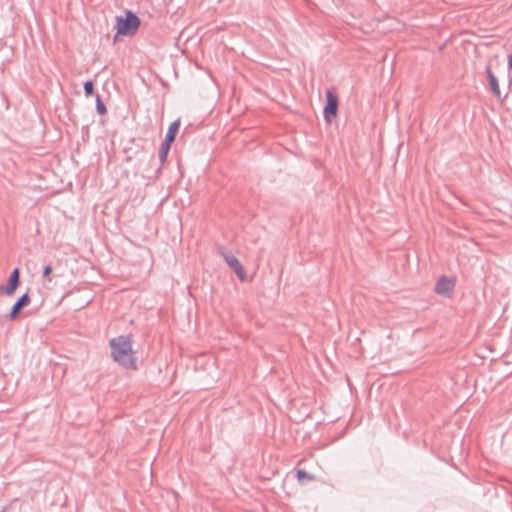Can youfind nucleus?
I'll return each mask as SVG.
<instances>
[{
	"mask_svg": "<svg viewBox=\"0 0 512 512\" xmlns=\"http://www.w3.org/2000/svg\"><path fill=\"white\" fill-rule=\"evenodd\" d=\"M486 73L489 78V83H490L492 92L500 101H503V99L506 96L502 97L501 91L499 88V84H498V80H497L496 76L493 74V72L491 71V68L489 66L486 68Z\"/></svg>",
	"mask_w": 512,
	"mask_h": 512,
	"instance_id": "obj_8",
	"label": "nucleus"
},
{
	"mask_svg": "<svg viewBox=\"0 0 512 512\" xmlns=\"http://www.w3.org/2000/svg\"><path fill=\"white\" fill-rule=\"evenodd\" d=\"M111 355L115 362L127 369L136 368L135 352L130 336H118L110 340Z\"/></svg>",
	"mask_w": 512,
	"mask_h": 512,
	"instance_id": "obj_1",
	"label": "nucleus"
},
{
	"mask_svg": "<svg viewBox=\"0 0 512 512\" xmlns=\"http://www.w3.org/2000/svg\"><path fill=\"white\" fill-rule=\"evenodd\" d=\"M297 479L300 483H304L305 481H311L313 480V476L308 474L304 470H298L297 471Z\"/></svg>",
	"mask_w": 512,
	"mask_h": 512,
	"instance_id": "obj_11",
	"label": "nucleus"
},
{
	"mask_svg": "<svg viewBox=\"0 0 512 512\" xmlns=\"http://www.w3.org/2000/svg\"><path fill=\"white\" fill-rule=\"evenodd\" d=\"M455 286V282L453 279L448 278L446 276H442L439 278L435 291L440 295L449 296L450 293L453 291Z\"/></svg>",
	"mask_w": 512,
	"mask_h": 512,
	"instance_id": "obj_4",
	"label": "nucleus"
},
{
	"mask_svg": "<svg viewBox=\"0 0 512 512\" xmlns=\"http://www.w3.org/2000/svg\"><path fill=\"white\" fill-rule=\"evenodd\" d=\"M30 297L28 294H24L22 295L17 301L16 303L13 305L12 309H11V312L9 314V319L10 320H14L17 318L20 310L24 307H26L27 305L30 304Z\"/></svg>",
	"mask_w": 512,
	"mask_h": 512,
	"instance_id": "obj_7",
	"label": "nucleus"
},
{
	"mask_svg": "<svg viewBox=\"0 0 512 512\" xmlns=\"http://www.w3.org/2000/svg\"><path fill=\"white\" fill-rule=\"evenodd\" d=\"M179 127H180V121L179 120H176L174 122H172L168 128V131H167V134H166V137H165V140L164 141H167L169 143H173L174 140H175V137H176V134L179 130Z\"/></svg>",
	"mask_w": 512,
	"mask_h": 512,
	"instance_id": "obj_9",
	"label": "nucleus"
},
{
	"mask_svg": "<svg viewBox=\"0 0 512 512\" xmlns=\"http://www.w3.org/2000/svg\"><path fill=\"white\" fill-rule=\"evenodd\" d=\"M97 111L99 114L104 115L107 112L105 104L101 101L100 97L97 96Z\"/></svg>",
	"mask_w": 512,
	"mask_h": 512,
	"instance_id": "obj_13",
	"label": "nucleus"
},
{
	"mask_svg": "<svg viewBox=\"0 0 512 512\" xmlns=\"http://www.w3.org/2000/svg\"><path fill=\"white\" fill-rule=\"evenodd\" d=\"M51 272H52V267H51V266H49V265H48V266H46V267L44 268V270H43V277L48 278V277H49V275L51 274Z\"/></svg>",
	"mask_w": 512,
	"mask_h": 512,
	"instance_id": "obj_14",
	"label": "nucleus"
},
{
	"mask_svg": "<svg viewBox=\"0 0 512 512\" xmlns=\"http://www.w3.org/2000/svg\"><path fill=\"white\" fill-rule=\"evenodd\" d=\"M223 257L229 267H231L240 278V280L243 281L245 279V271L238 259L235 256L227 253H223Z\"/></svg>",
	"mask_w": 512,
	"mask_h": 512,
	"instance_id": "obj_6",
	"label": "nucleus"
},
{
	"mask_svg": "<svg viewBox=\"0 0 512 512\" xmlns=\"http://www.w3.org/2000/svg\"><path fill=\"white\" fill-rule=\"evenodd\" d=\"M327 104L324 108V117L326 121L331 120L336 116L338 109V99L332 90H328L326 93Z\"/></svg>",
	"mask_w": 512,
	"mask_h": 512,
	"instance_id": "obj_3",
	"label": "nucleus"
},
{
	"mask_svg": "<svg viewBox=\"0 0 512 512\" xmlns=\"http://www.w3.org/2000/svg\"><path fill=\"white\" fill-rule=\"evenodd\" d=\"M140 26V19L132 12H127L126 16L117 17L116 30L118 35H134Z\"/></svg>",
	"mask_w": 512,
	"mask_h": 512,
	"instance_id": "obj_2",
	"label": "nucleus"
},
{
	"mask_svg": "<svg viewBox=\"0 0 512 512\" xmlns=\"http://www.w3.org/2000/svg\"><path fill=\"white\" fill-rule=\"evenodd\" d=\"M19 274V269L15 268L9 276L7 286L5 288L0 287V293H5L8 296L13 295L19 285Z\"/></svg>",
	"mask_w": 512,
	"mask_h": 512,
	"instance_id": "obj_5",
	"label": "nucleus"
},
{
	"mask_svg": "<svg viewBox=\"0 0 512 512\" xmlns=\"http://www.w3.org/2000/svg\"><path fill=\"white\" fill-rule=\"evenodd\" d=\"M171 144L172 143H169L167 141H163V143L161 144L160 151H159V159H160L161 163H164L166 161L169 150L171 148Z\"/></svg>",
	"mask_w": 512,
	"mask_h": 512,
	"instance_id": "obj_10",
	"label": "nucleus"
},
{
	"mask_svg": "<svg viewBox=\"0 0 512 512\" xmlns=\"http://www.w3.org/2000/svg\"><path fill=\"white\" fill-rule=\"evenodd\" d=\"M84 91L87 96H90L94 93V85L91 81H86L84 83Z\"/></svg>",
	"mask_w": 512,
	"mask_h": 512,
	"instance_id": "obj_12",
	"label": "nucleus"
}]
</instances>
